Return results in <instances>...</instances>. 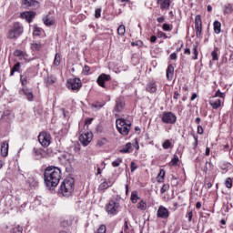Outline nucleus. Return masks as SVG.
<instances>
[{
  "label": "nucleus",
  "instance_id": "nucleus-1",
  "mask_svg": "<svg viewBox=\"0 0 233 233\" xmlns=\"http://www.w3.org/2000/svg\"><path fill=\"white\" fill-rule=\"evenodd\" d=\"M44 181L48 188L59 185L61 181V169L54 166H49L44 172Z\"/></svg>",
  "mask_w": 233,
  "mask_h": 233
},
{
  "label": "nucleus",
  "instance_id": "nucleus-2",
  "mask_svg": "<svg viewBox=\"0 0 233 233\" xmlns=\"http://www.w3.org/2000/svg\"><path fill=\"white\" fill-rule=\"evenodd\" d=\"M60 192L65 198H70L74 192V178L65 179L60 185Z\"/></svg>",
  "mask_w": 233,
  "mask_h": 233
},
{
  "label": "nucleus",
  "instance_id": "nucleus-3",
  "mask_svg": "<svg viewBox=\"0 0 233 233\" xmlns=\"http://www.w3.org/2000/svg\"><path fill=\"white\" fill-rule=\"evenodd\" d=\"M119 207H121V203H119V199L112 198L106 206V211L109 216H116L117 211L119 210Z\"/></svg>",
  "mask_w": 233,
  "mask_h": 233
},
{
  "label": "nucleus",
  "instance_id": "nucleus-4",
  "mask_svg": "<svg viewBox=\"0 0 233 233\" xmlns=\"http://www.w3.org/2000/svg\"><path fill=\"white\" fill-rule=\"evenodd\" d=\"M131 125L130 122H127L124 118L116 119V128L122 136H128Z\"/></svg>",
  "mask_w": 233,
  "mask_h": 233
},
{
  "label": "nucleus",
  "instance_id": "nucleus-5",
  "mask_svg": "<svg viewBox=\"0 0 233 233\" xmlns=\"http://www.w3.org/2000/svg\"><path fill=\"white\" fill-rule=\"evenodd\" d=\"M223 99H225V93L221 92V90H218L213 98L209 101V105L214 110H218V108L221 106Z\"/></svg>",
  "mask_w": 233,
  "mask_h": 233
},
{
  "label": "nucleus",
  "instance_id": "nucleus-6",
  "mask_svg": "<svg viewBox=\"0 0 233 233\" xmlns=\"http://www.w3.org/2000/svg\"><path fill=\"white\" fill-rule=\"evenodd\" d=\"M21 34H23V25L19 23H15L13 27L9 30L7 37L8 39H17Z\"/></svg>",
  "mask_w": 233,
  "mask_h": 233
},
{
  "label": "nucleus",
  "instance_id": "nucleus-7",
  "mask_svg": "<svg viewBox=\"0 0 233 233\" xmlns=\"http://www.w3.org/2000/svg\"><path fill=\"white\" fill-rule=\"evenodd\" d=\"M38 141L42 147H46L50 146L52 137L48 132H41L38 136Z\"/></svg>",
  "mask_w": 233,
  "mask_h": 233
},
{
  "label": "nucleus",
  "instance_id": "nucleus-8",
  "mask_svg": "<svg viewBox=\"0 0 233 233\" xmlns=\"http://www.w3.org/2000/svg\"><path fill=\"white\" fill-rule=\"evenodd\" d=\"M177 121V116L174 115L172 112H164L162 114V123H166L167 125H174Z\"/></svg>",
  "mask_w": 233,
  "mask_h": 233
},
{
  "label": "nucleus",
  "instance_id": "nucleus-9",
  "mask_svg": "<svg viewBox=\"0 0 233 233\" xmlns=\"http://www.w3.org/2000/svg\"><path fill=\"white\" fill-rule=\"evenodd\" d=\"M66 86L70 90H79L83 86V84L79 78H69Z\"/></svg>",
  "mask_w": 233,
  "mask_h": 233
},
{
  "label": "nucleus",
  "instance_id": "nucleus-10",
  "mask_svg": "<svg viewBox=\"0 0 233 233\" xmlns=\"http://www.w3.org/2000/svg\"><path fill=\"white\" fill-rule=\"evenodd\" d=\"M203 30V22L201 21V15H198L195 17V32L197 37H201V32Z\"/></svg>",
  "mask_w": 233,
  "mask_h": 233
},
{
  "label": "nucleus",
  "instance_id": "nucleus-11",
  "mask_svg": "<svg viewBox=\"0 0 233 233\" xmlns=\"http://www.w3.org/2000/svg\"><path fill=\"white\" fill-rule=\"evenodd\" d=\"M93 137H94V135L92 133L87 132L80 135L79 141L83 145V147H88Z\"/></svg>",
  "mask_w": 233,
  "mask_h": 233
},
{
  "label": "nucleus",
  "instance_id": "nucleus-12",
  "mask_svg": "<svg viewBox=\"0 0 233 233\" xmlns=\"http://www.w3.org/2000/svg\"><path fill=\"white\" fill-rule=\"evenodd\" d=\"M22 5L24 8H39V2L36 0H23Z\"/></svg>",
  "mask_w": 233,
  "mask_h": 233
},
{
  "label": "nucleus",
  "instance_id": "nucleus-13",
  "mask_svg": "<svg viewBox=\"0 0 233 233\" xmlns=\"http://www.w3.org/2000/svg\"><path fill=\"white\" fill-rule=\"evenodd\" d=\"M170 216L168 209L167 208L160 206L157 212V217L161 218V219H167Z\"/></svg>",
  "mask_w": 233,
  "mask_h": 233
},
{
  "label": "nucleus",
  "instance_id": "nucleus-14",
  "mask_svg": "<svg viewBox=\"0 0 233 233\" xmlns=\"http://www.w3.org/2000/svg\"><path fill=\"white\" fill-rule=\"evenodd\" d=\"M111 79H112V76H110V75L102 74L97 77L96 82H97V85H99V86H102V88H105V82L110 81Z\"/></svg>",
  "mask_w": 233,
  "mask_h": 233
},
{
  "label": "nucleus",
  "instance_id": "nucleus-15",
  "mask_svg": "<svg viewBox=\"0 0 233 233\" xmlns=\"http://www.w3.org/2000/svg\"><path fill=\"white\" fill-rule=\"evenodd\" d=\"M33 152L35 154V157L38 160L46 158V152H45V149L43 148L34 147Z\"/></svg>",
  "mask_w": 233,
  "mask_h": 233
},
{
  "label": "nucleus",
  "instance_id": "nucleus-16",
  "mask_svg": "<svg viewBox=\"0 0 233 233\" xmlns=\"http://www.w3.org/2000/svg\"><path fill=\"white\" fill-rule=\"evenodd\" d=\"M22 19H25L27 23H32V19L35 17V12L27 11L21 14Z\"/></svg>",
  "mask_w": 233,
  "mask_h": 233
},
{
  "label": "nucleus",
  "instance_id": "nucleus-17",
  "mask_svg": "<svg viewBox=\"0 0 233 233\" xmlns=\"http://www.w3.org/2000/svg\"><path fill=\"white\" fill-rule=\"evenodd\" d=\"M125 108V101L122 97H119L116 100V106L114 108V112H121Z\"/></svg>",
  "mask_w": 233,
  "mask_h": 233
},
{
  "label": "nucleus",
  "instance_id": "nucleus-18",
  "mask_svg": "<svg viewBox=\"0 0 233 233\" xmlns=\"http://www.w3.org/2000/svg\"><path fill=\"white\" fill-rule=\"evenodd\" d=\"M14 119V113L12 111H5L2 116V121H5L6 123H10Z\"/></svg>",
  "mask_w": 233,
  "mask_h": 233
},
{
  "label": "nucleus",
  "instance_id": "nucleus-19",
  "mask_svg": "<svg viewBox=\"0 0 233 233\" xmlns=\"http://www.w3.org/2000/svg\"><path fill=\"white\" fill-rule=\"evenodd\" d=\"M28 79H30V71H25L23 75L20 76V81L23 86L28 85Z\"/></svg>",
  "mask_w": 233,
  "mask_h": 233
},
{
  "label": "nucleus",
  "instance_id": "nucleus-20",
  "mask_svg": "<svg viewBox=\"0 0 233 233\" xmlns=\"http://www.w3.org/2000/svg\"><path fill=\"white\" fill-rule=\"evenodd\" d=\"M14 56H15V57H20V59H24L25 61L28 60V55H26V53H25L24 51H21L19 49H16L14 52Z\"/></svg>",
  "mask_w": 233,
  "mask_h": 233
},
{
  "label": "nucleus",
  "instance_id": "nucleus-21",
  "mask_svg": "<svg viewBox=\"0 0 233 233\" xmlns=\"http://www.w3.org/2000/svg\"><path fill=\"white\" fill-rule=\"evenodd\" d=\"M167 78L168 81H172L174 79V66L169 65L167 68Z\"/></svg>",
  "mask_w": 233,
  "mask_h": 233
},
{
  "label": "nucleus",
  "instance_id": "nucleus-22",
  "mask_svg": "<svg viewBox=\"0 0 233 233\" xmlns=\"http://www.w3.org/2000/svg\"><path fill=\"white\" fill-rule=\"evenodd\" d=\"M134 151L132 147V143H127L122 149H120L121 154H130Z\"/></svg>",
  "mask_w": 233,
  "mask_h": 233
},
{
  "label": "nucleus",
  "instance_id": "nucleus-23",
  "mask_svg": "<svg viewBox=\"0 0 233 233\" xmlns=\"http://www.w3.org/2000/svg\"><path fill=\"white\" fill-rule=\"evenodd\" d=\"M1 154L3 157H6V156H8V142H4L1 145Z\"/></svg>",
  "mask_w": 233,
  "mask_h": 233
},
{
  "label": "nucleus",
  "instance_id": "nucleus-24",
  "mask_svg": "<svg viewBox=\"0 0 233 233\" xmlns=\"http://www.w3.org/2000/svg\"><path fill=\"white\" fill-rule=\"evenodd\" d=\"M43 22L46 26H52L54 25V18L47 15L43 18Z\"/></svg>",
  "mask_w": 233,
  "mask_h": 233
},
{
  "label": "nucleus",
  "instance_id": "nucleus-25",
  "mask_svg": "<svg viewBox=\"0 0 233 233\" xmlns=\"http://www.w3.org/2000/svg\"><path fill=\"white\" fill-rule=\"evenodd\" d=\"M147 92H150L151 94H154L156 90H157V85L154 82H150L147 86Z\"/></svg>",
  "mask_w": 233,
  "mask_h": 233
},
{
  "label": "nucleus",
  "instance_id": "nucleus-26",
  "mask_svg": "<svg viewBox=\"0 0 233 233\" xmlns=\"http://www.w3.org/2000/svg\"><path fill=\"white\" fill-rule=\"evenodd\" d=\"M22 92L25 96L28 101H32V99H34V94L32 93V90L23 89Z\"/></svg>",
  "mask_w": 233,
  "mask_h": 233
},
{
  "label": "nucleus",
  "instance_id": "nucleus-27",
  "mask_svg": "<svg viewBox=\"0 0 233 233\" xmlns=\"http://www.w3.org/2000/svg\"><path fill=\"white\" fill-rule=\"evenodd\" d=\"M158 5L162 10H168L170 8V0H163Z\"/></svg>",
  "mask_w": 233,
  "mask_h": 233
},
{
  "label": "nucleus",
  "instance_id": "nucleus-28",
  "mask_svg": "<svg viewBox=\"0 0 233 233\" xmlns=\"http://www.w3.org/2000/svg\"><path fill=\"white\" fill-rule=\"evenodd\" d=\"M213 26L215 34H221V23L219 21H215Z\"/></svg>",
  "mask_w": 233,
  "mask_h": 233
},
{
  "label": "nucleus",
  "instance_id": "nucleus-29",
  "mask_svg": "<svg viewBox=\"0 0 233 233\" xmlns=\"http://www.w3.org/2000/svg\"><path fill=\"white\" fill-rule=\"evenodd\" d=\"M108 144V139H106V137L100 138L97 140L96 142V147H105V145Z\"/></svg>",
  "mask_w": 233,
  "mask_h": 233
},
{
  "label": "nucleus",
  "instance_id": "nucleus-30",
  "mask_svg": "<svg viewBox=\"0 0 233 233\" xmlns=\"http://www.w3.org/2000/svg\"><path fill=\"white\" fill-rule=\"evenodd\" d=\"M54 65L55 66H59V65H61V56L58 53L55 56Z\"/></svg>",
  "mask_w": 233,
  "mask_h": 233
},
{
  "label": "nucleus",
  "instance_id": "nucleus-31",
  "mask_svg": "<svg viewBox=\"0 0 233 233\" xmlns=\"http://www.w3.org/2000/svg\"><path fill=\"white\" fill-rule=\"evenodd\" d=\"M192 52L194 56H192V59H194V61L198 60V45H194L193 48H192Z\"/></svg>",
  "mask_w": 233,
  "mask_h": 233
},
{
  "label": "nucleus",
  "instance_id": "nucleus-32",
  "mask_svg": "<svg viewBox=\"0 0 233 233\" xmlns=\"http://www.w3.org/2000/svg\"><path fill=\"white\" fill-rule=\"evenodd\" d=\"M162 148L164 150H168V148H172V143L170 140H165V142L162 144Z\"/></svg>",
  "mask_w": 233,
  "mask_h": 233
},
{
  "label": "nucleus",
  "instance_id": "nucleus-33",
  "mask_svg": "<svg viewBox=\"0 0 233 233\" xmlns=\"http://www.w3.org/2000/svg\"><path fill=\"white\" fill-rule=\"evenodd\" d=\"M177 163H179V157L177 155H174L172 160L170 161L171 167H177Z\"/></svg>",
  "mask_w": 233,
  "mask_h": 233
},
{
  "label": "nucleus",
  "instance_id": "nucleus-34",
  "mask_svg": "<svg viewBox=\"0 0 233 233\" xmlns=\"http://www.w3.org/2000/svg\"><path fill=\"white\" fill-rule=\"evenodd\" d=\"M121 163H123V158L118 157L115 161L112 162V167L115 168L121 166Z\"/></svg>",
  "mask_w": 233,
  "mask_h": 233
},
{
  "label": "nucleus",
  "instance_id": "nucleus-35",
  "mask_svg": "<svg viewBox=\"0 0 233 233\" xmlns=\"http://www.w3.org/2000/svg\"><path fill=\"white\" fill-rule=\"evenodd\" d=\"M56 81H57V78H56V76H50L46 79V85H54V83H56Z\"/></svg>",
  "mask_w": 233,
  "mask_h": 233
},
{
  "label": "nucleus",
  "instance_id": "nucleus-36",
  "mask_svg": "<svg viewBox=\"0 0 233 233\" xmlns=\"http://www.w3.org/2000/svg\"><path fill=\"white\" fill-rule=\"evenodd\" d=\"M20 68H21V63H16V64L13 66V68H12V70H11V76H14V73H15V72H19Z\"/></svg>",
  "mask_w": 233,
  "mask_h": 233
},
{
  "label": "nucleus",
  "instance_id": "nucleus-37",
  "mask_svg": "<svg viewBox=\"0 0 233 233\" xmlns=\"http://www.w3.org/2000/svg\"><path fill=\"white\" fill-rule=\"evenodd\" d=\"M218 48H215L212 52H211V56H212V61H218L219 59V56H218Z\"/></svg>",
  "mask_w": 233,
  "mask_h": 233
},
{
  "label": "nucleus",
  "instance_id": "nucleus-38",
  "mask_svg": "<svg viewBox=\"0 0 233 233\" xmlns=\"http://www.w3.org/2000/svg\"><path fill=\"white\" fill-rule=\"evenodd\" d=\"M126 32H127V28L125 27V25H121L118 26L117 28L118 35H123Z\"/></svg>",
  "mask_w": 233,
  "mask_h": 233
},
{
  "label": "nucleus",
  "instance_id": "nucleus-39",
  "mask_svg": "<svg viewBox=\"0 0 233 233\" xmlns=\"http://www.w3.org/2000/svg\"><path fill=\"white\" fill-rule=\"evenodd\" d=\"M137 199H139V197L137 196V192L134 191L131 194V201H132V203H137Z\"/></svg>",
  "mask_w": 233,
  "mask_h": 233
},
{
  "label": "nucleus",
  "instance_id": "nucleus-40",
  "mask_svg": "<svg viewBox=\"0 0 233 233\" xmlns=\"http://www.w3.org/2000/svg\"><path fill=\"white\" fill-rule=\"evenodd\" d=\"M108 182L104 181L99 185V190H106V188H109Z\"/></svg>",
  "mask_w": 233,
  "mask_h": 233
},
{
  "label": "nucleus",
  "instance_id": "nucleus-41",
  "mask_svg": "<svg viewBox=\"0 0 233 233\" xmlns=\"http://www.w3.org/2000/svg\"><path fill=\"white\" fill-rule=\"evenodd\" d=\"M137 208H139V210H146L147 203H145V201L141 200L137 205Z\"/></svg>",
  "mask_w": 233,
  "mask_h": 233
},
{
  "label": "nucleus",
  "instance_id": "nucleus-42",
  "mask_svg": "<svg viewBox=\"0 0 233 233\" xmlns=\"http://www.w3.org/2000/svg\"><path fill=\"white\" fill-rule=\"evenodd\" d=\"M169 188H170V185H168V184H164V185L162 186L161 190H160L161 194H165V192H168Z\"/></svg>",
  "mask_w": 233,
  "mask_h": 233
},
{
  "label": "nucleus",
  "instance_id": "nucleus-43",
  "mask_svg": "<svg viewBox=\"0 0 233 233\" xmlns=\"http://www.w3.org/2000/svg\"><path fill=\"white\" fill-rule=\"evenodd\" d=\"M225 186L227 188H232V178L228 177L225 181Z\"/></svg>",
  "mask_w": 233,
  "mask_h": 233
},
{
  "label": "nucleus",
  "instance_id": "nucleus-44",
  "mask_svg": "<svg viewBox=\"0 0 233 233\" xmlns=\"http://www.w3.org/2000/svg\"><path fill=\"white\" fill-rule=\"evenodd\" d=\"M13 233H23V227L21 226H15L14 228H13Z\"/></svg>",
  "mask_w": 233,
  "mask_h": 233
},
{
  "label": "nucleus",
  "instance_id": "nucleus-45",
  "mask_svg": "<svg viewBox=\"0 0 233 233\" xmlns=\"http://www.w3.org/2000/svg\"><path fill=\"white\" fill-rule=\"evenodd\" d=\"M96 233H106V226L101 225Z\"/></svg>",
  "mask_w": 233,
  "mask_h": 233
},
{
  "label": "nucleus",
  "instance_id": "nucleus-46",
  "mask_svg": "<svg viewBox=\"0 0 233 233\" xmlns=\"http://www.w3.org/2000/svg\"><path fill=\"white\" fill-rule=\"evenodd\" d=\"M162 28L165 32H172V27H170V25L168 24H164Z\"/></svg>",
  "mask_w": 233,
  "mask_h": 233
},
{
  "label": "nucleus",
  "instance_id": "nucleus-47",
  "mask_svg": "<svg viewBox=\"0 0 233 233\" xmlns=\"http://www.w3.org/2000/svg\"><path fill=\"white\" fill-rule=\"evenodd\" d=\"M31 48L32 50H41V44H37V43L32 44Z\"/></svg>",
  "mask_w": 233,
  "mask_h": 233
},
{
  "label": "nucleus",
  "instance_id": "nucleus-48",
  "mask_svg": "<svg viewBox=\"0 0 233 233\" xmlns=\"http://www.w3.org/2000/svg\"><path fill=\"white\" fill-rule=\"evenodd\" d=\"M62 227H70V225H72V221L71 220H63L61 222Z\"/></svg>",
  "mask_w": 233,
  "mask_h": 233
},
{
  "label": "nucleus",
  "instance_id": "nucleus-49",
  "mask_svg": "<svg viewBox=\"0 0 233 233\" xmlns=\"http://www.w3.org/2000/svg\"><path fill=\"white\" fill-rule=\"evenodd\" d=\"M33 35H41V29L39 27H35Z\"/></svg>",
  "mask_w": 233,
  "mask_h": 233
},
{
  "label": "nucleus",
  "instance_id": "nucleus-50",
  "mask_svg": "<svg viewBox=\"0 0 233 233\" xmlns=\"http://www.w3.org/2000/svg\"><path fill=\"white\" fill-rule=\"evenodd\" d=\"M137 170V164L136 162L132 161L131 162V172H136Z\"/></svg>",
  "mask_w": 233,
  "mask_h": 233
},
{
  "label": "nucleus",
  "instance_id": "nucleus-51",
  "mask_svg": "<svg viewBox=\"0 0 233 233\" xmlns=\"http://www.w3.org/2000/svg\"><path fill=\"white\" fill-rule=\"evenodd\" d=\"M88 72H90V66H85L83 68V74H85V76H88Z\"/></svg>",
  "mask_w": 233,
  "mask_h": 233
},
{
  "label": "nucleus",
  "instance_id": "nucleus-52",
  "mask_svg": "<svg viewBox=\"0 0 233 233\" xmlns=\"http://www.w3.org/2000/svg\"><path fill=\"white\" fill-rule=\"evenodd\" d=\"M95 17H96V19H99V17H101V9H96V10L95 11Z\"/></svg>",
  "mask_w": 233,
  "mask_h": 233
},
{
  "label": "nucleus",
  "instance_id": "nucleus-53",
  "mask_svg": "<svg viewBox=\"0 0 233 233\" xmlns=\"http://www.w3.org/2000/svg\"><path fill=\"white\" fill-rule=\"evenodd\" d=\"M46 152V157H48V156H52V149L47 148L45 150Z\"/></svg>",
  "mask_w": 233,
  "mask_h": 233
},
{
  "label": "nucleus",
  "instance_id": "nucleus-54",
  "mask_svg": "<svg viewBox=\"0 0 233 233\" xmlns=\"http://www.w3.org/2000/svg\"><path fill=\"white\" fill-rule=\"evenodd\" d=\"M169 59L174 61L175 59H177V55L176 53H173L169 56Z\"/></svg>",
  "mask_w": 233,
  "mask_h": 233
},
{
  "label": "nucleus",
  "instance_id": "nucleus-55",
  "mask_svg": "<svg viewBox=\"0 0 233 233\" xmlns=\"http://www.w3.org/2000/svg\"><path fill=\"white\" fill-rule=\"evenodd\" d=\"M158 35H159V37H164V39H167V37H168V36H167V34H165V33H163V32H158Z\"/></svg>",
  "mask_w": 233,
  "mask_h": 233
},
{
  "label": "nucleus",
  "instance_id": "nucleus-56",
  "mask_svg": "<svg viewBox=\"0 0 233 233\" xmlns=\"http://www.w3.org/2000/svg\"><path fill=\"white\" fill-rule=\"evenodd\" d=\"M192 216H193L192 211H189V212L187 213V221H192Z\"/></svg>",
  "mask_w": 233,
  "mask_h": 233
},
{
  "label": "nucleus",
  "instance_id": "nucleus-57",
  "mask_svg": "<svg viewBox=\"0 0 233 233\" xmlns=\"http://www.w3.org/2000/svg\"><path fill=\"white\" fill-rule=\"evenodd\" d=\"M156 41H157V35H152V36L150 37V42H151V43H156Z\"/></svg>",
  "mask_w": 233,
  "mask_h": 233
},
{
  "label": "nucleus",
  "instance_id": "nucleus-58",
  "mask_svg": "<svg viewBox=\"0 0 233 233\" xmlns=\"http://www.w3.org/2000/svg\"><path fill=\"white\" fill-rule=\"evenodd\" d=\"M157 23H165V16H160L157 19Z\"/></svg>",
  "mask_w": 233,
  "mask_h": 233
},
{
  "label": "nucleus",
  "instance_id": "nucleus-59",
  "mask_svg": "<svg viewBox=\"0 0 233 233\" xmlns=\"http://www.w3.org/2000/svg\"><path fill=\"white\" fill-rule=\"evenodd\" d=\"M116 182V180L114 179H108V181H106L107 185H109V187H112V185H114V183Z\"/></svg>",
  "mask_w": 233,
  "mask_h": 233
},
{
  "label": "nucleus",
  "instance_id": "nucleus-60",
  "mask_svg": "<svg viewBox=\"0 0 233 233\" xmlns=\"http://www.w3.org/2000/svg\"><path fill=\"white\" fill-rule=\"evenodd\" d=\"M198 134H203V127H201V126H198Z\"/></svg>",
  "mask_w": 233,
  "mask_h": 233
},
{
  "label": "nucleus",
  "instance_id": "nucleus-61",
  "mask_svg": "<svg viewBox=\"0 0 233 233\" xmlns=\"http://www.w3.org/2000/svg\"><path fill=\"white\" fill-rule=\"evenodd\" d=\"M92 121H94V118H87L86 120V125H92Z\"/></svg>",
  "mask_w": 233,
  "mask_h": 233
},
{
  "label": "nucleus",
  "instance_id": "nucleus-62",
  "mask_svg": "<svg viewBox=\"0 0 233 233\" xmlns=\"http://www.w3.org/2000/svg\"><path fill=\"white\" fill-rule=\"evenodd\" d=\"M224 12H225V14H230V12H231L230 5L226 6V9Z\"/></svg>",
  "mask_w": 233,
  "mask_h": 233
},
{
  "label": "nucleus",
  "instance_id": "nucleus-63",
  "mask_svg": "<svg viewBox=\"0 0 233 233\" xmlns=\"http://www.w3.org/2000/svg\"><path fill=\"white\" fill-rule=\"evenodd\" d=\"M159 176H160L161 179H163V177H165V170L164 169L160 170Z\"/></svg>",
  "mask_w": 233,
  "mask_h": 233
},
{
  "label": "nucleus",
  "instance_id": "nucleus-64",
  "mask_svg": "<svg viewBox=\"0 0 233 233\" xmlns=\"http://www.w3.org/2000/svg\"><path fill=\"white\" fill-rule=\"evenodd\" d=\"M184 54H186L187 56H190V48H185Z\"/></svg>",
  "mask_w": 233,
  "mask_h": 233
}]
</instances>
